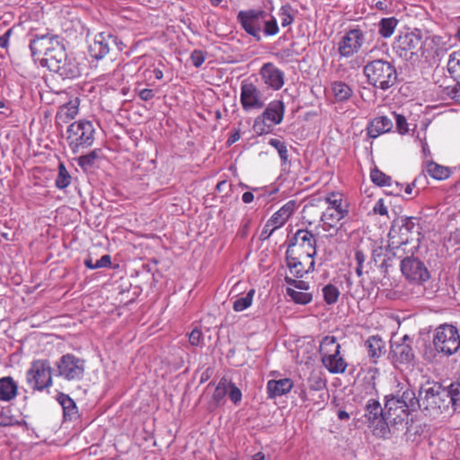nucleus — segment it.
<instances>
[{
    "label": "nucleus",
    "instance_id": "f257e3e1",
    "mask_svg": "<svg viewBox=\"0 0 460 460\" xmlns=\"http://www.w3.org/2000/svg\"><path fill=\"white\" fill-rule=\"evenodd\" d=\"M415 217H402L394 221L388 234L387 248L397 258L413 255L420 240L419 226Z\"/></svg>",
    "mask_w": 460,
    "mask_h": 460
},
{
    "label": "nucleus",
    "instance_id": "f03ea898",
    "mask_svg": "<svg viewBox=\"0 0 460 460\" xmlns=\"http://www.w3.org/2000/svg\"><path fill=\"white\" fill-rule=\"evenodd\" d=\"M236 21L241 28L257 41L261 40V32L265 37H272L279 31L276 18L269 17L262 9L241 10L237 13Z\"/></svg>",
    "mask_w": 460,
    "mask_h": 460
},
{
    "label": "nucleus",
    "instance_id": "7ed1b4c3",
    "mask_svg": "<svg viewBox=\"0 0 460 460\" xmlns=\"http://www.w3.org/2000/svg\"><path fill=\"white\" fill-rule=\"evenodd\" d=\"M384 419L386 424L398 425L407 421L411 411L418 410L413 390L406 389L401 395H386Z\"/></svg>",
    "mask_w": 460,
    "mask_h": 460
},
{
    "label": "nucleus",
    "instance_id": "20e7f679",
    "mask_svg": "<svg viewBox=\"0 0 460 460\" xmlns=\"http://www.w3.org/2000/svg\"><path fill=\"white\" fill-rule=\"evenodd\" d=\"M451 400L447 388L435 382H428L421 385L419 395L416 397L418 409L429 416H437L447 411L451 405Z\"/></svg>",
    "mask_w": 460,
    "mask_h": 460
},
{
    "label": "nucleus",
    "instance_id": "39448f33",
    "mask_svg": "<svg viewBox=\"0 0 460 460\" xmlns=\"http://www.w3.org/2000/svg\"><path fill=\"white\" fill-rule=\"evenodd\" d=\"M40 64L63 78H76L81 75L78 63L73 58H67L66 49L61 42L54 44V48L42 58Z\"/></svg>",
    "mask_w": 460,
    "mask_h": 460
},
{
    "label": "nucleus",
    "instance_id": "423d86ee",
    "mask_svg": "<svg viewBox=\"0 0 460 460\" xmlns=\"http://www.w3.org/2000/svg\"><path fill=\"white\" fill-rule=\"evenodd\" d=\"M364 74L369 84L384 91L394 86L397 81L394 66L383 58L367 62L364 67Z\"/></svg>",
    "mask_w": 460,
    "mask_h": 460
},
{
    "label": "nucleus",
    "instance_id": "0eeeda50",
    "mask_svg": "<svg viewBox=\"0 0 460 460\" xmlns=\"http://www.w3.org/2000/svg\"><path fill=\"white\" fill-rule=\"evenodd\" d=\"M324 201L328 206L321 213L320 218L323 225V230L329 231L336 228L339 222L348 217L349 204L341 191L328 192L324 197Z\"/></svg>",
    "mask_w": 460,
    "mask_h": 460
},
{
    "label": "nucleus",
    "instance_id": "6e6552de",
    "mask_svg": "<svg viewBox=\"0 0 460 460\" xmlns=\"http://www.w3.org/2000/svg\"><path fill=\"white\" fill-rule=\"evenodd\" d=\"M95 129L87 119H79L71 123L66 130V141L74 154L91 146L94 142Z\"/></svg>",
    "mask_w": 460,
    "mask_h": 460
},
{
    "label": "nucleus",
    "instance_id": "1a4fd4ad",
    "mask_svg": "<svg viewBox=\"0 0 460 460\" xmlns=\"http://www.w3.org/2000/svg\"><path fill=\"white\" fill-rule=\"evenodd\" d=\"M322 363L332 374H341L347 369L348 364L341 353V345L334 336H326L320 344Z\"/></svg>",
    "mask_w": 460,
    "mask_h": 460
},
{
    "label": "nucleus",
    "instance_id": "9d476101",
    "mask_svg": "<svg viewBox=\"0 0 460 460\" xmlns=\"http://www.w3.org/2000/svg\"><path fill=\"white\" fill-rule=\"evenodd\" d=\"M26 381L33 391L42 392L53 385L52 367L48 359H35L26 372Z\"/></svg>",
    "mask_w": 460,
    "mask_h": 460
},
{
    "label": "nucleus",
    "instance_id": "9b49d317",
    "mask_svg": "<svg viewBox=\"0 0 460 460\" xmlns=\"http://www.w3.org/2000/svg\"><path fill=\"white\" fill-rule=\"evenodd\" d=\"M367 42V32L358 25L349 28L341 37L337 49L341 58H349L357 55Z\"/></svg>",
    "mask_w": 460,
    "mask_h": 460
},
{
    "label": "nucleus",
    "instance_id": "f8f14e48",
    "mask_svg": "<svg viewBox=\"0 0 460 460\" xmlns=\"http://www.w3.org/2000/svg\"><path fill=\"white\" fill-rule=\"evenodd\" d=\"M123 50V44L110 32H100L89 46L90 55L95 59H102L108 55L116 56Z\"/></svg>",
    "mask_w": 460,
    "mask_h": 460
},
{
    "label": "nucleus",
    "instance_id": "ddd939ff",
    "mask_svg": "<svg viewBox=\"0 0 460 460\" xmlns=\"http://www.w3.org/2000/svg\"><path fill=\"white\" fill-rule=\"evenodd\" d=\"M433 342L438 351L453 355L460 348V335L455 326L443 324L437 328Z\"/></svg>",
    "mask_w": 460,
    "mask_h": 460
},
{
    "label": "nucleus",
    "instance_id": "4468645a",
    "mask_svg": "<svg viewBox=\"0 0 460 460\" xmlns=\"http://www.w3.org/2000/svg\"><path fill=\"white\" fill-rule=\"evenodd\" d=\"M58 376L66 381L82 380L85 372V360L72 353L63 355L56 363Z\"/></svg>",
    "mask_w": 460,
    "mask_h": 460
},
{
    "label": "nucleus",
    "instance_id": "2eb2a0df",
    "mask_svg": "<svg viewBox=\"0 0 460 460\" xmlns=\"http://www.w3.org/2000/svg\"><path fill=\"white\" fill-rule=\"evenodd\" d=\"M315 255L316 253L313 252L287 250L286 261L290 273L296 278H302L313 271L314 270Z\"/></svg>",
    "mask_w": 460,
    "mask_h": 460
},
{
    "label": "nucleus",
    "instance_id": "dca6fc26",
    "mask_svg": "<svg viewBox=\"0 0 460 460\" xmlns=\"http://www.w3.org/2000/svg\"><path fill=\"white\" fill-rule=\"evenodd\" d=\"M411 255H404L401 262V270L403 276L411 281L422 283L429 279V273L425 265Z\"/></svg>",
    "mask_w": 460,
    "mask_h": 460
},
{
    "label": "nucleus",
    "instance_id": "f3484780",
    "mask_svg": "<svg viewBox=\"0 0 460 460\" xmlns=\"http://www.w3.org/2000/svg\"><path fill=\"white\" fill-rule=\"evenodd\" d=\"M421 46V37L414 32L400 34L394 41V49L401 57L417 55Z\"/></svg>",
    "mask_w": 460,
    "mask_h": 460
},
{
    "label": "nucleus",
    "instance_id": "a211bd4d",
    "mask_svg": "<svg viewBox=\"0 0 460 460\" xmlns=\"http://www.w3.org/2000/svg\"><path fill=\"white\" fill-rule=\"evenodd\" d=\"M240 102L245 111L261 109L264 106L261 91L252 83L246 81L241 84Z\"/></svg>",
    "mask_w": 460,
    "mask_h": 460
},
{
    "label": "nucleus",
    "instance_id": "6ab92c4d",
    "mask_svg": "<svg viewBox=\"0 0 460 460\" xmlns=\"http://www.w3.org/2000/svg\"><path fill=\"white\" fill-rule=\"evenodd\" d=\"M326 389V379L323 376L321 373L318 372H312L307 378L306 382V387L302 389L299 397L303 402H313L314 404L318 403L317 401H315L313 398V392H321V394L318 395V397L323 401L324 400V394L323 391Z\"/></svg>",
    "mask_w": 460,
    "mask_h": 460
},
{
    "label": "nucleus",
    "instance_id": "aec40b11",
    "mask_svg": "<svg viewBox=\"0 0 460 460\" xmlns=\"http://www.w3.org/2000/svg\"><path fill=\"white\" fill-rule=\"evenodd\" d=\"M287 250L316 253V237L307 229H298Z\"/></svg>",
    "mask_w": 460,
    "mask_h": 460
},
{
    "label": "nucleus",
    "instance_id": "412c9836",
    "mask_svg": "<svg viewBox=\"0 0 460 460\" xmlns=\"http://www.w3.org/2000/svg\"><path fill=\"white\" fill-rule=\"evenodd\" d=\"M286 282L293 287L287 288V294L296 303L300 305H307L312 299L313 296L307 292L309 289V284L304 280H296L288 276L285 278Z\"/></svg>",
    "mask_w": 460,
    "mask_h": 460
},
{
    "label": "nucleus",
    "instance_id": "4be33fe9",
    "mask_svg": "<svg viewBox=\"0 0 460 460\" xmlns=\"http://www.w3.org/2000/svg\"><path fill=\"white\" fill-rule=\"evenodd\" d=\"M260 75L263 83L273 90H279L285 83V74L278 68L273 63L263 64L260 70Z\"/></svg>",
    "mask_w": 460,
    "mask_h": 460
},
{
    "label": "nucleus",
    "instance_id": "5701e85b",
    "mask_svg": "<svg viewBox=\"0 0 460 460\" xmlns=\"http://www.w3.org/2000/svg\"><path fill=\"white\" fill-rule=\"evenodd\" d=\"M58 37L52 34H45L36 36L30 43V49L33 57L41 56L45 57L52 48L54 44L59 43Z\"/></svg>",
    "mask_w": 460,
    "mask_h": 460
},
{
    "label": "nucleus",
    "instance_id": "b1692460",
    "mask_svg": "<svg viewBox=\"0 0 460 460\" xmlns=\"http://www.w3.org/2000/svg\"><path fill=\"white\" fill-rule=\"evenodd\" d=\"M79 105L80 99L78 97H74L61 105L55 117L56 123L61 125L74 119L78 114Z\"/></svg>",
    "mask_w": 460,
    "mask_h": 460
},
{
    "label": "nucleus",
    "instance_id": "393cba45",
    "mask_svg": "<svg viewBox=\"0 0 460 460\" xmlns=\"http://www.w3.org/2000/svg\"><path fill=\"white\" fill-rule=\"evenodd\" d=\"M228 387L229 379L223 376L214 389L210 401L208 403V411H214L216 409L225 404V398L227 394Z\"/></svg>",
    "mask_w": 460,
    "mask_h": 460
},
{
    "label": "nucleus",
    "instance_id": "a878e982",
    "mask_svg": "<svg viewBox=\"0 0 460 460\" xmlns=\"http://www.w3.org/2000/svg\"><path fill=\"white\" fill-rule=\"evenodd\" d=\"M296 208V202L295 200H289L285 203L279 210H277L268 221L276 228L282 227L286 222L294 214Z\"/></svg>",
    "mask_w": 460,
    "mask_h": 460
},
{
    "label": "nucleus",
    "instance_id": "bb28decb",
    "mask_svg": "<svg viewBox=\"0 0 460 460\" xmlns=\"http://www.w3.org/2000/svg\"><path fill=\"white\" fill-rule=\"evenodd\" d=\"M445 43L439 36H429L422 41L421 51L426 58H435L445 52Z\"/></svg>",
    "mask_w": 460,
    "mask_h": 460
},
{
    "label": "nucleus",
    "instance_id": "cd10ccee",
    "mask_svg": "<svg viewBox=\"0 0 460 460\" xmlns=\"http://www.w3.org/2000/svg\"><path fill=\"white\" fill-rule=\"evenodd\" d=\"M294 386L290 378H282L279 380H269L267 383V394L270 399L280 397L288 394Z\"/></svg>",
    "mask_w": 460,
    "mask_h": 460
},
{
    "label": "nucleus",
    "instance_id": "c85d7f7f",
    "mask_svg": "<svg viewBox=\"0 0 460 460\" xmlns=\"http://www.w3.org/2000/svg\"><path fill=\"white\" fill-rule=\"evenodd\" d=\"M285 113V105L281 100H275L270 102L261 116L266 119L270 125H279L282 122Z\"/></svg>",
    "mask_w": 460,
    "mask_h": 460
},
{
    "label": "nucleus",
    "instance_id": "c756f323",
    "mask_svg": "<svg viewBox=\"0 0 460 460\" xmlns=\"http://www.w3.org/2000/svg\"><path fill=\"white\" fill-rule=\"evenodd\" d=\"M393 128V121L386 116L376 117L367 126V135L371 138H376L382 134L390 131Z\"/></svg>",
    "mask_w": 460,
    "mask_h": 460
},
{
    "label": "nucleus",
    "instance_id": "7c9ffc66",
    "mask_svg": "<svg viewBox=\"0 0 460 460\" xmlns=\"http://www.w3.org/2000/svg\"><path fill=\"white\" fill-rule=\"evenodd\" d=\"M18 383L12 376L0 378V401L11 402L18 395Z\"/></svg>",
    "mask_w": 460,
    "mask_h": 460
},
{
    "label": "nucleus",
    "instance_id": "2f4dec72",
    "mask_svg": "<svg viewBox=\"0 0 460 460\" xmlns=\"http://www.w3.org/2000/svg\"><path fill=\"white\" fill-rule=\"evenodd\" d=\"M365 346L367 349L368 357L374 363H376L377 359L385 355V342L378 335L370 336L365 342Z\"/></svg>",
    "mask_w": 460,
    "mask_h": 460
},
{
    "label": "nucleus",
    "instance_id": "473e14b6",
    "mask_svg": "<svg viewBox=\"0 0 460 460\" xmlns=\"http://www.w3.org/2000/svg\"><path fill=\"white\" fill-rule=\"evenodd\" d=\"M365 416L368 419L371 424L381 423L384 424V410L382 409L379 402L376 399L368 400L366 405Z\"/></svg>",
    "mask_w": 460,
    "mask_h": 460
},
{
    "label": "nucleus",
    "instance_id": "72a5a7b5",
    "mask_svg": "<svg viewBox=\"0 0 460 460\" xmlns=\"http://www.w3.org/2000/svg\"><path fill=\"white\" fill-rule=\"evenodd\" d=\"M424 170L429 176L438 181L447 180L452 173L449 167L438 164L433 161L427 162Z\"/></svg>",
    "mask_w": 460,
    "mask_h": 460
},
{
    "label": "nucleus",
    "instance_id": "f704fd0d",
    "mask_svg": "<svg viewBox=\"0 0 460 460\" xmlns=\"http://www.w3.org/2000/svg\"><path fill=\"white\" fill-rule=\"evenodd\" d=\"M332 95L337 102L348 101L353 94L351 87L342 81H334L331 84Z\"/></svg>",
    "mask_w": 460,
    "mask_h": 460
},
{
    "label": "nucleus",
    "instance_id": "c9c22d12",
    "mask_svg": "<svg viewBox=\"0 0 460 460\" xmlns=\"http://www.w3.org/2000/svg\"><path fill=\"white\" fill-rule=\"evenodd\" d=\"M58 402L63 408L64 418L72 420L77 418V407L75 401L67 394H61Z\"/></svg>",
    "mask_w": 460,
    "mask_h": 460
},
{
    "label": "nucleus",
    "instance_id": "e433bc0d",
    "mask_svg": "<svg viewBox=\"0 0 460 460\" xmlns=\"http://www.w3.org/2000/svg\"><path fill=\"white\" fill-rule=\"evenodd\" d=\"M398 22L399 21L395 17L382 18L378 22V33L385 39L390 38L394 34Z\"/></svg>",
    "mask_w": 460,
    "mask_h": 460
},
{
    "label": "nucleus",
    "instance_id": "4c0bfd02",
    "mask_svg": "<svg viewBox=\"0 0 460 460\" xmlns=\"http://www.w3.org/2000/svg\"><path fill=\"white\" fill-rule=\"evenodd\" d=\"M394 358L399 363H410L414 358L412 349L406 344H399L394 349Z\"/></svg>",
    "mask_w": 460,
    "mask_h": 460
},
{
    "label": "nucleus",
    "instance_id": "58836bf2",
    "mask_svg": "<svg viewBox=\"0 0 460 460\" xmlns=\"http://www.w3.org/2000/svg\"><path fill=\"white\" fill-rule=\"evenodd\" d=\"M71 183V175L66 170L64 163L58 164V173L55 180V186L59 190H64Z\"/></svg>",
    "mask_w": 460,
    "mask_h": 460
},
{
    "label": "nucleus",
    "instance_id": "ea45409f",
    "mask_svg": "<svg viewBox=\"0 0 460 460\" xmlns=\"http://www.w3.org/2000/svg\"><path fill=\"white\" fill-rule=\"evenodd\" d=\"M255 295V289H250L244 296L238 297L233 305V309L235 312H242L248 307H250L252 304L253 296Z\"/></svg>",
    "mask_w": 460,
    "mask_h": 460
},
{
    "label": "nucleus",
    "instance_id": "a19ab883",
    "mask_svg": "<svg viewBox=\"0 0 460 460\" xmlns=\"http://www.w3.org/2000/svg\"><path fill=\"white\" fill-rule=\"evenodd\" d=\"M370 178H371V181L378 186H381V187H383V186L392 187L393 186L392 178L389 175H386L385 172H383L381 170H379L376 167L374 168L373 170H371Z\"/></svg>",
    "mask_w": 460,
    "mask_h": 460
},
{
    "label": "nucleus",
    "instance_id": "79ce46f5",
    "mask_svg": "<svg viewBox=\"0 0 460 460\" xmlns=\"http://www.w3.org/2000/svg\"><path fill=\"white\" fill-rule=\"evenodd\" d=\"M295 13L296 11L289 4L280 7L279 16L280 18L282 27L289 26L294 22Z\"/></svg>",
    "mask_w": 460,
    "mask_h": 460
},
{
    "label": "nucleus",
    "instance_id": "37998d69",
    "mask_svg": "<svg viewBox=\"0 0 460 460\" xmlns=\"http://www.w3.org/2000/svg\"><path fill=\"white\" fill-rule=\"evenodd\" d=\"M273 128L274 126L270 125V122L261 115L255 119L252 126L253 131L259 136L270 133L273 130Z\"/></svg>",
    "mask_w": 460,
    "mask_h": 460
},
{
    "label": "nucleus",
    "instance_id": "c03bdc74",
    "mask_svg": "<svg viewBox=\"0 0 460 460\" xmlns=\"http://www.w3.org/2000/svg\"><path fill=\"white\" fill-rule=\"evenodd\" d=\"M447 70L453 76L460 78V49L450 54Z\"/></svg>",
    "mask_w": 460,
    "mask_h": 460
},
{
    "label": "nucleus",
    "instance_id": "a18cd8bd",
    "mask_svg": "<svg viewBox=\"0 0 460 460\" xmlns=\"http://www.w3.org/2000/svg\"><path fill=\"white\" fill-rule=\"evenodd\" d=\"M323 296L328 305H332L338 301L340 291L336 286L328 284L323 288Z\"/></svg>",
    "mask_w": 460,
    "mask_h": 460
},
{
    "label": "nucleus",
    "instance_id": "49530a36",
    "mask_svg": "<svg viewBox=\"0 0 460 460\" xmlns=\"http://www.w3.org/2000/svg\"><path fill=\"white\" fill-rule=\"evenodd\" d=\"M269 144L278 151L281 161L286 164L288 160V150L285 142L278 138H270Z\"/></svg>",
    "mask_w": 460,
    "mask_h": 460
},
{
    "label": "nucleus",
    "instance_id": "de8ad7c7",
    "mask_svg": "<svg viewBox=\"0 0 460 460\" xmlns=\"http://www.w3.org/2000/svg\"><path fill=\"white\" fill-rule=\"evenodd\" d=\"M99 151L100 150H93L87 155H82L78 159V164L81 167H89L92 166L96 159L99 157Z\"/></svg>",
    "mask_w": 460,
    "mask_h": 460
},
{
    "label": "nucleus",
    "instance_id": "09e8293b",
    "mask_svg": "<svg viewBox=\"0 0 460 460\" xmlns=\"http://www.w3.org/2000/svg\"><path fill=\"white\" fill-rule=\"evenodd\" d=\"M227 394L229 395V399L234 404L237 405L242 401V391L231 380H229V387Z\"/></svg>",
    "mask_w": 460,
    "mask_h": 460
},
{
    "label": "nucleus",
    "instance_id": "8fccbe9b",
    "mask_svg": "<svg viewBox=\"0 0 460 460\" xmlns=\"http://www.w3.org/2000/svg\"><path fill=\"white\" fill-rule=\"evenodd\" d=\"M190 58L191 60L192 65L195 67L199 68L203 65V63L206 60V53L202 50L195 49L191 52Z\"/></svg>",
    "mask_w": 460,
    "mask_h": 460
},
{
    "label": "nucleus",
    "instance_id": "3c124183",
    "mask_svg": "<svg viewBox=\"0 0 460 460\" xmlns=\"http://www.w3.org/2000/svg\"><path fill=\"white\" fill-rule=\"evenodd\" d=\"M189 342L191 346L198 347L203 343V333L199 328H194L189 334Z\"/></svg>",
    "mask_w": 460,
    "mask_h": 460
},
{
    "label": "nucleus",
    "instance_id": "603ef678",
    "mask_svg": "<svg viewBox=\"0 0 460 460\" xmlns=\"http://www.w3.org/2000/svg\"><path fill=\"white\" fill-rule=\"evenodd\" d=\"M448 396L451 400V404L456 405L460 401V385H451L447 389Z\"/></svg>",
    "mask_w": 460,
    "mask_h": 460
},
{
    "label": "nucleus",
    "instance_id": "864d4df0",
    "mask_svg": "<svg viewBox=\"0 0 460 460\" xmlns=\"http://www.w3.org/2000/svg\"><path fill=\"white\" fill-rule=\"evenodd\" d=\"M355 260L357 261L356 273L358 277H361L363 275L364 262L366 261L365 253L360 250H357L355 252Z\"/></svg>",
    "mask_w": 460,
    "mask_h": 460
},
{
    "label": "nucleus",
    "instance_id": "5fc2aeb1",
    "mask_svg": "<svg viewBox=\"0 0 460 460\" xmlns=\"http://www.w3.org/2000/svg\"><path fill=\"white\" fill-rule=\"evenodd\" d=\"M396 128L400 134H405L408 132V123L406 118L401 114H395Z\"/></svg>",
    "mask_w": 460,
    "mask_h": 460
},
{
    "label": "nucleus",
    "instance_id": "6e6d98bb",
    "mask_svg": "<svg viewBox=\"0 0 460 460\" xmlns=\"http://www.w3.org/2000/svg\"><path fill=\"white\" fill-rule=\"evenodd\" d=\"M373 212L380 216H386L388 214L387 207L383 199H379L373 207Z\"/></svg>",
    "mask_w": 460,
    "mask_h": 460
},
{
    "label": "nucleus",
    "instance_id": "4d7b16f0",
    "mask_svg": "<svg viewBox=\"0 0 460 460\" xmlns=\"http://www.w3.org/2000/svg\"><path fill=\"white\" fill-rule=\"evenodd\" d=\"M277 229L269 222L267 221L266 224L264 225L261 232V234H260V238L261 240H267L270 237V235L276 231Z\"/></svg>",
    "mask_w": 460,
    "mask_h": 460
},
{
    "label": "nucleus",
    "instance_id": "13d9d810",
    "mask_svg": "<svg viewBox=\"0 0 460 460\" xmlns=\"http://www.w3.org/2000/svg\"><path fill=\"white\" fill-rule=\"evenodd\" d=\"M314 210H315V207L313 204L305 205L303 209V214H304L303 217L310 225H312L314 222V220L312 219V216L314 215Z\"/></svg>",
    "mask_w": 460,
    "mask_h": 460
},
{
    "label": "nucleus",
    "instance_id": "bf43d9fd",
    "mask_svg": "<svg viewBox=\"0 0 460 460\" xmlns=\"http://www.w3.org/2000/svg\"><path fill=\"white\" fill-rule=\"evenodd\" d=\"M447 94L460 103V82H457L453 87H447Z\"/></svg>",
    "mask_w": 460,
    "mask_h": 460
},
{
    "label": "nucleus",
    "instance_id": "052dcab7",
    "mask_svg": "<svg viewBox=\"0 0 460 460\" xmlns=\"http://www.w3.org/2000/svg\"><path fill=\"white\" fill-rule=\"evenodd\" d=\"M13 33V28L8 29L3 35L0 36V48L7 49L9 46V40Z\"/></svg>",
    "mask_w": 460,
    "mask_h": 460
},
{
    "label": "nucleus",
    "instance_id": "680f3d73",
    "mask_svg": "<svg viewBox=\"0 0 460 460\" xmlns=\"http://www.w3.org/2000/svg\"><path fill=\"white\" fill-rule=\"evenodd\" d=\"M111 258L109 254H105V255L102 256L101 259L97 260L94 262V266L96 267V269L106 268V267L111 266Z\"/></svg>",
    "mask_w": 460,
    "mask_h": 460
},
{
    "label": "nucleus",
    "instance_id": "e2e57ef3",
    "mask_svg": "<svg viewBox=\"0 0 460 460\" xmlns=\"http://www.w3.org/2000/svg\"><path fill=\"white\" fill-rule=\"evenodd\" d=\"M138 96L142 101H149L155 96V93L152 89L145 88L139 92Z\"/></svg>",
    "mask_w": 460,
    "mask_h": 460
},
{
    "label": "nucleus",
    "instance_id": "0e129e2a",
    "mask_svg": "<svg viewBox=\"0 0 460 460\" xmlns=\"http://www.w3.org/2000/svg\"><path fill=\"white\" fill-rule=\"evenodd\" d=\"M16 422L17 421L13 417L0 415V426L2 427L13 426Z\"/></svg>",
    "mask_w": 460,
    "mask_h": 460
},
{
    "label": "nucleus",
    "instance_id": "69168bd1",
    "mask_svg": "<svg viewBox=\"0 0 460 460\" xmlns=\"http://www.w3.org/2000/svg\"><path fill=\"white\" fill-rule=\"evenodd\" d=\"M240 137L241 136H240V133L238 130L232 132L227 139V145L228 146L233 145L234 143H235L236 141H238L240 139Z\"/></svg>",
    "mask_w": 460,
    "mask_h": 460
},
{
    "label": "nucleus",
    "instance_id": "338daca9",
    "mask_svg": "<svg viewBox=\"0 0 460 460\" xmlns=\"http://www.w3.org/2000/svg\"><path fill=\"white\" fill-rule=\"evenodd\" d=\"M254 199V195L251 191H246L242 196V200L243 203H251Z\"/></svg>",
    "mask_w": 460,
    "mask_h": 460
},
{
    "label": "nucleus",
    "instance_id": "774afa93",
    "mask_svg": "<svg viewBox=\"0 0 460 460\" xmlns=\"http://www.w3.org/2000/svg\"><path fill=\"white\" fill-rule=\"evenodd\" d=\"M416 181H417V179L414 180L411 183H409L406 185L405 189H404V192L407 194V195H411L412 194V190H413V188L415 187L416 185Z\"/></svg>",
    "mask_w": 460,
    "mask_h": 460
}]
</instances>
